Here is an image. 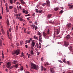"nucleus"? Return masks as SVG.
<instances>
[{
    "instance_id": "33",
    "label": "nucleus",
    "mask_w": 73,
    "mask_h": 73,
    "mask_svg": "<svg viewBox=\"0 0 73 73\" xmlns=\"http://www.w3.org/2000/svg\"><path fill=\"white\" fill-rule=\"evenodd\" d=\"M49 23H50V24H54V22H52V21H49Z\"/></svg>"
},
{
    "instance_id": "61",
    "label": "nucleus",
    "mask_w": 73,
    "mask_h": 73,
    "mask_svg": "<svg viewBox=\"0 0 73 73\" xmlns=\"http://www.w3.org/2000/svg\"><path fill=\"white\" fill-rule=\"evenodd\" d=\"M30 41H32V38H30Z\"/></svg>"
},
{
    "instance_id": "62",
    "label": "nucleus",
    "mask_w": 73,
    "mask_h": 73,
    "mask_svg": "<svg viewBox=\"0 0 73 73\" xmlns=\"http://www.w3.org/2000/svg\"><path fill=\"white\" fill-rule=\"evenodd\" d=\"M19 7L20 8V9H21V6H19Z\"/></svg>"
},
{
    "instance_id": "24",
    "label": "nucleus",
    "mask_w": 73,
    "mask_h": 73,
    "mask_svg": "<svg viewBox=\"0 0 73 73\" xmlns=\"http://www.w3.org/2000/svg\"><path fill=\"white\" fill-rule=\"evenodd\" d=\"M31 54H32V55H33V54H34V53L33 52V50L31 51Z\"/></svg>"
},
{
    "instance_id": "28",
    "label": "nucleus",
    "mask_w": 73,
    "mask_h": 73,
    "mask_svg": "<svg viewBox=\"0 0 73 73\" xmlns=\"http://www.w3.org/2000/svg\"><path fill=\"white\" fill-rule=\"evenodd\" d=\"M15 13H17V10L16 9V8H15Z\"/></svg>"
},
{
    "instance_id": "22",
    "label": "nucleus",
    "mask_w": 73,
    "mask_h": 73,
    "mask_svg": "<svg viewBox=\"0 0 73 73\" xmlns=\"http://www.w3.org/2000/svg\"><path fill=\"white\" fill-rule=\"evenodd\" d=\"M6 7L7 12H9V9H8V7H7V5H6Z\"/></svg>"
},
{
    "instance_id": "38",
    "label": "nucleus",
    "mask_w": 73,
    "mask_h": 73,
    "mask_svg": "<svg viewBox=\"0 0 73 73\" xmlns=\"http://www.w3.org/2000/svg\"><path fill=\"white\" fill-rule=\"evenodd\" d=\"M46 5V3H43L42 4V5L43 6H45V5Z\"/></svg>"
},
{
    "instance_id": "26",
    "label": "nucleus",
    "mask_w": 73,
    "mask_h": 73,
    "mask_svg": "<svg viewBox=\"0 0 73 73\" xmlns=\"http://www.w3.org/2000/svg\"><path fill=\"white\" fill-rule=\"evenodd\" d=\"M9 1L11 4H13V0H10Z\"/></svg>"
},
{
    "instance_id": "8",
    "label": "nucleus",
    "mask_w": 73,
    "mask_h": 73,
    "mask_svg": "<svg viewBox=\"0 0 73 73\" xmlns=\"http://www.w3.org/2000/svg\"><path fill=\"white\" fill-rule=\"evenodd\" d=\"M69 45V43L68 42L64 41V46L66 47L68 46Z\"/></svg>"
},
{
    "instance_id": "34",
    "label": "nucleus",
    "mask_w": 73,
    "mask_h": 73,
    "mask_svg": "<svg viewBox=\"0 0 73 73\" xmlns=\"http://www.w3.org/2000/svg\"><path fill=\"white\" fill-rule=\"evenodd\" d=\"M31 27H33V28H34L35 27V25H31Z\"/></svg>"
},
{
    "instance_id": "40",
    "label": "nucleus",
    "mask_w": 73,
    "mask_h": 73,
    "mask_svg": "<svg viewBox=\"0 0 73 73\" xmlns=\"http://www.w3.org/2000/svg\"><path fill=\"white\" fill-rule=\"evenodd\" d=\"M29 18H31V17H29L28 18H27V20L28 21H29V20H30V19H29Z\"/></svg>"
},
{
    "instance_id": "19",
    "label": "nucleus",
    "mask_w": 73,
    "mask_h": 73,
    "mask_svg": "<svg viewBox=\"0 0 73 73\" xmlns=\"http://www.w3.org/2000/svg\"><path fill=\"white\" fill-rule=\"evenodd\" d=\"M24 68H23V67H21V68L20 69H18V70H21V71H23V70Z\"/></svg>"
},
{
    "instance_id": "56",
    "label": "nucleus",
    "mask_w": 73,
    "mask_h": 73,
    "mask_svg": "<svg viewBox=\"0 0 73 73\" xmlns=\"http://www.w3.org/2000/svg\"><path fill=\"white\" fill-rule=\"evenodd\" d=\"M36 12H38V9H36Z\"/></svg>"
},
{
    "instance_id": "45",
    "label": "nucleus",
    "mask_w": 73,
    "mask_h": 73,
    "mask_svg": "<svg viewBox=\"0 0 73 73\" xmlns=\"http://www.w3.org/2000/svg\"><path fill=\"white\" fill-rule=\"evenodd\" d=\"M67 64L68 65H69L70 64V62H69V61H67Z\"/></svg>"
},
{
    "instance_id": "41",
    "label": "nucleus",
    "mask_w": 73,
    "mask_h": 73,
    "mask_svg": "<svg viewBox=\"0 0 73 73\" xmlns=\"http://www.w3.org/2000/svg\"><path fill=\"white\" fill-rule=\"evenodd\" d=\"M37 35H41V33L40 32H38L37 33Z\"/></svg>"
},
{
    "instance_id": "18",
    "label": "nucleus",
    "mask_w": 73,
    "mask_h": 73,
    "mask_svg": "<svg viewBox=\"0 0 73 73\" xmlns=\"http://www.w3.org/2000/svg\"><path fill=\"white\" fill-rule=\"evenodd\" d=\"M23 40H20V44L21 45H23Z\"/></svg>"
},
{
    "instance_id": "6",
    "label": "nucleus",
    "mask_w": 73,
    "mask_h": 73,
    "mask_svg": "<svg viewBox=\"0 0 73 73\" xmlns=\"http://www.w3.org/2000/svg\"><path fill=\"white\" fill-rule=\"evenodd\" d=\"M39 40L40 41V42H42V35H40L39 36Z\"/></svg>"
},
{
    "instance_id": "53",
    "label": "nucleus",
    "mask_w": 73,
    "mask_h": 73,
    "mask_svg": "<svg viewBox=\"0 0 73 73\" xmlns=\"http://www.w3.org/2000/svg\"><path fill=\"white\" fill-rule=\"evenodd\" d=\"M17 8L18 10L19 11V9H20V8H19V7H18V6H17Z\"/></svg>"
},
{
    "instance_id": "5",
    "label": "nucleus",
    "mask_w": 73,
    "mask_h": 73,
    "mask_svg": "<svg viewBox=\"0 0 73 73\" xmlns=\"http://www.w3.org/2000/svg\"><path fill=\"white\" fill-rule=\"evenodd\" d=\"M71 26H72V25L70 23H68L66 25V27L67 28H68V29L70 28L71 27Z\"/></svg>"
},
{
    "instance_id": "64",
    "label": "nucleus",
    "mask_w": 73,
    "mask_h": 73,
    "mask_svg": "<svg viewBox=\"0 0 73 73\" xmlns=\"http://www.w3.org/2000/svg\"><path fill=\"white\" fill-rule=\"evenodd\" d=\"M16 45L17 46H19V44H18V43H16Z\"/></svg>"
},
{
    "instance_id": "16",
    "label": "nucleus",
    "mask_w": 73,
    "mask_h": 73,
    "mask_svg": "<svg viewBox=\"0 0 73 73\" xmlns=\"http://www.w3.org/2000/svg\"><path fill=\"white\" fill-rule=\"evenodd\" d=\"M17 62V60H14L13 62V63L14 64H15Z\"/></svg>"
},
{
    "instance_id": "49",
    "label": "nucleus",
    "mask_w": 73,
    "mask_h": 73,
    "mask_svg": "<svg viewBox=\"0 0 73 73\" xmlns=\"http://www.w3.org/2000/svg\"><path fill=\"white\" fill-rule=\"evenodd\" d=\"M32 16H35V13H33Z\"/></svg>"
},
{
    "instance_id": "37",
    "label": "nucleus",
    "mask_w": 73,
    "mask_h": 73,
    "mask_svg": "<svg viewBox=\"0 0 73 73\" xmlns=\"http://www.w3.org/2000/svg\"><path fill=\"white\" fill-rule=\"evenodd\" d=\"M19 20L21 21H23V19H22L21 18H20Z\"/></svg>"
},
{
    "instance_id": "29",
    "label": "nucleus",
    "mask_w": 73,
    "mask_h": 73,
    "mask_svg": "<svg viewBox=\"0 0 73 73\" xmlns=\"http://www.w3.org/2000/svg\"><path fill=\"white\" fill-rule=\"evenodd\" d=\"M52 16V15L51 14H49L48 15V18H49L50 17Z\"/></svg>"
},
{
    "instance_id": "30",
    "label": "nucleus",
    "mask_w": 73,
    "mask_h": 73,
    "mask_svg": "<svg viewBox=\"0 0 73 73\" xmlns=\"http://www.w3.org/2000/svg\"><path fill=\"white\" fill-rule=\"evenodd\" d=\"M34 38H35V39H38V37H36V36H34Z\"/></svg>"
},
{
    "instance_id": "50",
    "label": "nucleus",
    "mask_w": 73,
    "mask_h": 73,
    "mask_svg": "<svg viewBox=\"0 0 73 73\" xmlns=\"http://www.w3.org/2000/svg\"><path fill=\"white\" fill-rule=\"evenodd\" d=\"M23 56H24V54H21V55L20 56L21 57H23Z\"/></svg>"
},
{
    "instance_id": "36",
    "label": "nucleus",
    "mask_w": 73,
    "mask_h": 73,
    "mask_svg": "<svg viewBox=\"0 0 73 73\" xmlns=\"http://www.w3.org/2000/svg\"><path fill=\"white\" fill-rule=\"evenodd\" d=\"M25 16H30L31 14H29L28 15H25Z\"/></svg>"
},
{
    "instance_id": "63",
    "label": "nucleus",
    "mask_w": 73,
    "mask_h": 73,
    "mask_svg": "<svg viewBox=\"0 0 73 73\" xmlns=\"http://www.w3.org/2000/svg\"><path fill=\"white\" fill-rule=\"evenodd\" d=\"M56 33L58 35V33H59V32H58V31H57L56 32Z\"/></svg>"
},
{
    "instance_id": "46",
    "label": "nucleus",
    "mask_w": 73,
    "mask_h": 73,
    "mask_svg": "<svg viewBox=\"0 0 73 73\" xmlns=\"http://www.w3.org/2000/svg\"><path fill=\"white\" fill-rule=\"evenodd\" d=\"M41 61H44V59H43V57H42L41 58Z\"/></svg>"
},
{
    "instance_id": "21",
    "label": "nucleus",
    "mask_w": 73,
    "mask_h": 73,
    "mask_svg": "<svg viewBox=\"0 0 73 73\" xmlns=\"http://www.w3.org/2000/svg\"><path fill=\"white\" fill-rule=\"evenodd\" d=\"M38 12L39 13H42V12H43V11L42 10H41L40 11L39 10L38 11Z\"/></svg>"
},
{
    "instance_id": "39",
    "label": "nucleus",
    "mask_w": 73,
    "mask_h": 73,
    "mask_svg": "<svg viewBox=\"0 0 73 73\" xmlns=\"http://www.w3.org/2000/svg\"><path fill=\"white\" fill-rule=\"evenodd\" d=\"M49 65V63L47 62L45 64V66Z\"/></svg>"
},
{
    "instance_id": "48",
    "label": "nucleus",
    "mask_w": 73,
    "mask_h": 73,
    "mask_svg": "<svg viewBox=\"0 0 73 73\" xmlns=\"http://www.w3.org/2000/svg\"><path fill=\"white\" fill-rule=\"evenodd\" d=\"M47 34L48 35L49 34V30H48V31H47Z\"/></svg>"
},
{
    "instance_id": "23",
    "label": "nucleus",
    "mask_w": 73,
    "mask_h": 73,
    "mask_svg": "<svg viewBox=\"0 0 73 73\" xmlns=\"http://www.w3.org/2000/svg\"><path fill=\"white\" fill-rule=\"evenodd\" d=\"M1 32L3 34V35H4V34L5 33V32H4V30L3 29H1Z\"/></svg>"
},
{
    "instance_id": "15",
    "label": "nucleus",
    "mask_w": 73,
    "mask_h": 73,
    "mask_svg": "<svg viewBox=\"0 0 73 73\" xmlns=\"http://www.w3.org/2000/svg\"><path fill=\"white\" fill-rule=\"evenodd\" d=\"M66 38L67 40H68V39L70 38V36H66Z\"/></svg>"
},
{
    "instance_id": "47",
    "label": "nucleus",
    "mask_w": 73,
    "mask_h": 73,
    "mask_svg": "<svg viewBox=\"0 0 73 73\" xmlns=\"http://www.w3.org/2000/svg\"><path fill=\"white\" fill-rule=\"evenodd\" d=\"M27 56H31L30 54H28V53H27Z\"/></svg>"
},
{
    "instance_id": "57",
    "label": "nucleus",
    "mask_w": 73,
    "mask_h": 73,
    "mask_svg": "<svg viewBox=\"0 0 73 73\" xmlns=\"http://www.w3.org/2000/svg\"><path fill=\"white\" fill-rule=\"evenodd\" d=\"M25 47H26V48H28V45H25Z\"/></svg>"
},
{
    "instance_id": "27",
    "label": "nucleus",
    "mask_w": 73,
    "mask_h": 73,
    "mask_svg": "<svg viewBox=\"0 0 73 73\" xmlns=\"http://www.w3.org/2000/svg\"><path fill=\"white\" fill-rule=\"evenodd\" d=\"M13 8V7L12 6H10L9 7V9H11L12 8Z\"/></svg>"
},
{
    "instance_id": "43",
    "label": "nucleus",
    "mask_w": 73,
    "mask_h": 73,
    "mask_svg": "<svg viewBox=\"0 0 73 73\" xmlns=\"http://www.w3.org/2000/svg\"><path fill=\"white\" fill-rule=\"evenodd\" d=\"M58 61L60 62H61V63H62V61L60 60H58Z\"/></svg>"
},
{
    "instance_id": "4",
    "label": "nucleus",
    "mask_w": 73,
    "mask_h": 73,
    "mask_svg": "<svg viewBox=\"0 0 73 73\" xmlns=\"http://www.w3.org/2000/svg\"><path fill=\"white\" fill-rule=\"evenodd\" d=\"M32 46L31 47H32V48H33L34 46H35V42L34 41V40H33L32 43H31Z\"/></svg>"
},
{
    "instance_id": "9",
    "label": "nucleus",
    "mask_w": 73,
    "mask_h": 73,
    "mask_svg": "<svg viewBox=\"0 0 73 73\" xmlns=\"http://www.w3.org/2000/svg\"><path fill=\"white\" fill-rule=\"evenodd\" d=\"M46 4L47 5L48 7H49L50 6V1H49L47 0L46 1Z\"/></svg>"
},
{
    "instance_id": "12",
    "label": "nucleus",
    "mask_w": 73,
    "mask_h": 73,
    "mask_svg": "<svg viewBox=\"0 0 73 73\" xmlns=\"http://www.w3.org/2000/svg\"><path fill=\"white\" fill-rule=\"evenodd\" d=\"M21 4H25V2H24V1L22 0V1H21Z\"/></svg>"
},
{
    "instance_id": "14",
    "label": "nucleus",
    "mask_w": 73,
    "mask_h": 73,
    "mask_svg": "<svg viewBox=\"0 0 73 73\" xmlns=\"http://www.w3.org/2000/svg\"><path fill=\"white\" fill-rule=\"evenodd\" d=\"M59 9V8L58 7H56L54 9V10L55 11H58V10Z\"/></svg>"
},
{
    "instance_id": "20",
    "label": "nucleus",
    "mask_w": 73,
    "mask_h": 73,
    "mask_svg": "<svg viewBox=\"0 0 73 73\" xmlns=\"http://www.w3.org/2000/svg\"><path fill=\"white\" fill-rule=\"evenodd\" d=\"M14 66L16 68H17V67L19 66V64H16L15 65H14Z\"/></svg>"
},
{
    "instance_id": "51",
    "label": "nucleus",
    "mask_w": 73,
    "mask_h": 73,
    "mask_svg": "<svg viewBox=\"0 0 73 73\" xmlns=\"http://www.w3.org/2000/svg\"><path fill=\"white\" fill-rule=\"evenodd\" d=\"M27 34H29V33H30V32L29 31V32L28 31H27Z\"/></svg>"
},
{
    "instance_id": "60",
    "label": "nucleus",
    "mask_w": 73,
    "mask_h": 73,
    "mask_svg": "<svg viewBox=\"0 0 73 73\" xmlns=\"http://www.w3.org/2000/svg\"><path fill=\"white\" fill-rule=\"evenodd\" d=\"M2 43V41H1V40L0 39V44Z\"/></svg>"
},
{
    "instance_id": "52",
    "label": "nucleus",
    "mask_w": 73,
    "mask_h": 73,
    "mask_svg": "<svg viewBox=\"0 0 73 73\" xmlns=\"http://www.w3.org/2000/svg\"><path fill=\"white\" fill-rule=\"evenodd\" d=\"M35 24H36V25H37V22L36 21L35 23Z\"/></svg>"
},
{
    "instance_id": "7",
    "label": "nucleus",
    "mask_w": 73,
    "mask_h": 73,
    "mask_svg": "<svg viewBox=\"0 0 73 73\" xmlns=\"http://www.w3.org/2000/svg\"><path fill=\"white\" fill-rule=\"evenodd\" d=\"M7 68H9L10 66H11V62H8L7 63Z\"/></svg>"
},
{
    "instance_id": "35",
    "label": "nucleus",
    "mask_w": 73,
    "mask_h": 73,
    "mask_svg": "<svg viewBox=\"0 0 73 73\" xmlns=\"http://www.w3.org/2000/svg\"><path fill=\"white\" fill-rule=\"evenodd\" d=\"M41 70H44V68L43 67V66H41Z\"/></svg>"
},
{
    "instance_id": "25",
    "label": "nucleus",
    "mask_w": 73,
    "mask_h": 73,
    "mask_svg": "<svg viewBox=\"0 0 73 73\" xmlns=\"http://www.w3.org/2000/svg\"><path fill=\"white\" fill-rule=\"evenodd\" d=\"M73 5H70L69 6V8H70V9L71 8V9H72V8H73Z\"/></svg>"
},
{
    "instance_id": "11",
    "label": "nucleus",
    "mask_w": 73,
    "mask_h": 73,
    "mask_svg": "<svg viewBox=\"0 0 73 73\" xmlns=\"http://www.w3.org/2000/svg\"><path fill=\"white\" fill-rule=\"evenodd\" d=\"M6 23L8 27H9V22L8 19L7 20Z\"/></svg>"
},
{
    "instance_id": "58",
    "label": "nucleus",
    "mask_w": 73,
    "mask_h": 73,
    "mask_svg": "<svg viewBox=\"0 0 73 73\" xmlns=\"http://www.w3.org/2000/svg\"><path fill=\"white\" fill-rule=\"evenodd\" d=\"M28 11H26V13H25V15H27V14H28Z\"/></svg>"
},
{
    "instance_id": "1",
    "label": "nucleus",
    "mask_w": 73,
    "mask_h": 73,
    "mask_svg": "<svg viewBox=\"0 0 73 73\" xmlns=\"http://www.w3.org/2000/svg\"><path fill=\"white\" fill-rule=\"evenodd\" d=\"M31 65L32 69L33 68L36 70L38 69V66H36V65L33 63L31 64Z\"/></svg>"
},
{
    "instance_id": "17",
    "label": "nucleus",
    "mask_w": 73,
    "mask_h": 73,
    "mask_svg": "<svg viewBox=\"0 0 73 73\" xmlns=\"http://www.w3.org/2000/svg\"><path fill=\"white\" fill-rule=\"evenodd\" d=\"M30 40H26V43H30Z\"/></svg>"
},
{
    "instance_id": "31",
    "label": "nucleus",
    "mask_w": 73,
    "mask_h": 73,
    "mask_svg": "<svg viewBox=\"0 0 73 73\" xmlns=\"http://www.w3.org/2000/svg\"><path fill=\"white\" fill-rule=\"evenodd\" d=\"M14 67V66H11V67H9V69H12V68H13Z\"/></svg>"
},
{
    "instance_id": "59",
    "label": "nucleus",
    "mask_w": 73,
    "mask_h": 73,
    "mask_svg": "<svg viewBox=\"0 0 73 73\" xmlns=\"http://www.w3.org/2000/svg\"><path fill=\"white\" fill-rule=\"evenodd\" d=\"M39 54H40V52H38V53L37 54V55H38V56H39Z\"/></svg>"
},
{
    "instance_id": "10",
    "label": "nucleus",
    "mask_w": 73,
    "mask_h": 73,
    "mask_svg": "<svg viewBox=\"0 0 73 73\" xmlns=\"http://www.w3.org/2000/svg\"><path fill=\"white\" fill-rule=\"evenodd\" d=\"M50 72H51V73H54V70H53V68H50Z\"/></svg>"
},
{
    "instance_id": "55",
    "label": "nucleus",
    "mask_w": 73,
    "mask_h": 73,
    "mask_svg": "<svg viewBox=\"0 0 73 73\" xmlns=\"http://www.w3.org/2000/svg\"><path fill=\"white\" fill-rule=\"evenodd\" d=\"M20 16V14H18L17 15V16L18 17Z\"/></svg>"
},
{
    "instance_id": "3",
    "label": "nucleus",
    "mask_w": 73,
    "mask_h": 73,
    "mask_svg": "<svg viewBox=\"0 0 73 73\" xmlns=\"http://www.w3.org/2000/svg\"><path fill=\"white\" fill-rule=\"evenodd\" d=\"M39 45L37 43H36V47L37 48H41V44L40 43V42H39Z\"/></svg>"
},
{
    "instance_id": "2",
    "label": "nucleus",
    "mask_w": 73,
    "mask_h": 73,
    "mask_svg": "<svg viewBox=\"0 0 73 73\" xmlns=\"http://www.w3.org/2000/svg\"><path fill=\"white\" fill-rule=\"evenodd\" d=\"M20 54V50H17L13 52L12 53L13 55H14V54H16V55H18Z\"/></svg>"
},
{
    "instance_id": "32",
    "label": "nucleus",
    "mask_w": 73,
    "mask_h": 73,
    "mask_svg": "<svg viewBox=\"0 0 73 73\" xmlns=\"http://www.w3.org/2000/svg\"><path fill=\"white\" fill-rule=\"evenodd\" d=\"M9 31L10 32L12 31V28H11V27H10V28L9 29Z\"/></svg>"
},
{
    "instance_id": "44",
    "label": "nucleus",
    "mask_w": 73,
    "mask_h": 73,
    "mask_svg": "<svg viewBox=\"0 0 73 73\" xmlns=\"http://www.w3.org/2000/svg\"><path fill=\"white\" fill-rule=\"evenodd\" d=\"M63 12V11L61 10L60 11V12H59V13H62Z\"/></svg>"
},
{
    "instance_id": "13",
    "label": "nucleus",
    "mask_w": 73,
    "mask_h": 73,
    "mask_svg": "<svg viewBox=\"0 0 73 73\" xmlns=\"http://www.w3.org/2000/svg\"><path fill=\"white\" fill-rule=\"evenodd\" d=\"M47 34H46V33L45 32H43V36L44 37H46V36Z\"/></svg>"
},
{
    "instance_id": "54",
    "label": "nucleus",
    "mask_w": 73,
    "mask_h": 73,
    "mask_svg": "<svg viewBox=\"0 0 73 73\" xmlns=\"http://www.w3.org/2000/svg\"><path fill=\"white\" fill-rule=\"evenodd\" d=\"M16 27L17 30V29H18V27L17 26H16Z\"/></svg>"
},
{
    "instance_id": "42",
    "label": "nucleus",
    "mask_w": 73,
    "mask_h": 73,
    "mask_svg": "<svg viewBox=\"0 0 73 73\" xmlns=\"http://www.w3.org/2000/svg\"><path fill=\"white\" fill-rule=\"evenodd\" d=\"M37 26H35V30H36V29H37Z\"/></svg>"
}]
</instances>
